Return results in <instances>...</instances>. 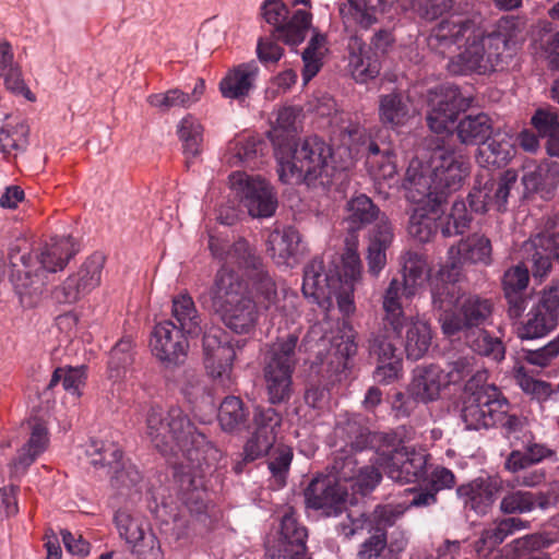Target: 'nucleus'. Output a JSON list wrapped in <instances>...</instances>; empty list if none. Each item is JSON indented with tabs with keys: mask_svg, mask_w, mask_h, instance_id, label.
Returning a JSON list of instances; mask_svg holds the SVG:
<instances>
[{
	"mask_svg": "<svg viewBox=\"0 0 559 559\" xmlns=\"http://www.w3.org/2000/svg\"><path fill=\"white\" fill-rule=\"evenodd\" d=\"M515 29V21L501 19L497 29L486 35L475 21L451 16L431 29L427 44L432 51L442 56H449L464 44V51L450 60L449 71L457 75H486L508 67Z\"/></svg>",
	"mask_w": 559,
	"mask_h": 559,
	"instance_id": "obj_2",
	"label": "nucleus"
},
{
	"mask_svg": "<svg viewBox=\"0 0 559 559\" xmlns=\"http://www.w3.org/2000/svg\"><path fill=\"white\" fill-rule=\"evenodd\" d=\"M209 248L212 255L225 262V264L237 265L241 269L252 270L253 274L262 269L260 257L251 250L245 239H239L230 245L227 240L210 236Z\"/></svg>",
	"mask_w": 559,
	"mask_h": 559,
	"instance_id": "obj_28",
	"label": "nucleus"
},
{
	"mask_svg": "<svg viewBox=\"0 0 559 559\" xmlns=\"http://www.w3.org/2000/svg\"><path fill=\"white\" fill-rule=\"evenodd\" d=\"M0 76L9 91L24 96L29 102L35 100V95L26 86L21 68L14 60L13 47L7 40L0 41Z\"/></svg>",
	"mask_w": 559,
	"mask_h": 559,
	"instance_id": "obj_36",
	"label": "nucleus"
},
{
	"mask_svg": "<svg viewBox=\"0 0 559 559\" xmlns=\"http://www.w3.org/2000/svg\"><path fill=\"white\" fill-rule=\"evenodd\" d=\"M444 369L437 364L418 365L413 370L408 394L424 404L437 401L447 385Z\"/></svg>",
	"mask_w": 559,
	"mask_h": 559,
	"instance_id": "obj_25",
	"label": "nucleus"
},
{
	"mask_svg": "<svg viewBox=\"0 0 559 559\" xmlns=\"http://www.w3.org/2000/svg\"><path fill=\"white\" fill-rule=\"evenodd\" d=\"M471 222L472 217L465 202L457 200L452 204L451 212L441 225V234L444 238L463 235L469 228Z\"/></svg>",
	"mask_w": 559,
	"mask_h": 559,
	"instance_id": "obj_62",
	"label": "nucleus"
},
{
	"mask_svg": "<svg viewBox=\"0 0 559 559\" xmlns=\"http://www.w3.org/2000/svg\"><path fill=\"white\" fill-rule=\"evenodd\" d=\"M559 323V295L557 289L544 290L518 328L521 340H536L547 336Z\"/></svg>",
	"mask_w": 559,
	"mask_h": 559,
	"instance_id": "obj_19",
	"label": "nucleus"
},
{
	"mask_svg": "<svg viewBox=\"0 0 559 559\" xmlns=\"http://www.w3.org/2000/svg\"><path fill=\"white\" fill-rule=\"evenodd\" d=\"M349 439L356 450L374 449L371 459L392 480L400 484L418 481L426 475L427 454L406 447L413 440L415 430L412 426H399L386 432H370L348 421Z\"/></svg>",
	"mask_w": 559,
	"mask_h": 559,
	"instance_id": "obj_4",
	"label": "nucleus"
},
{
	"mask_svg": "<svg viewBox=\"0 0 559 559\" xmlns=\"http://www.w3.org/2000/svg\"><path fill=\"white\" fill-rule=\"evenodd\" d=\"M275 159L278 179L286 185L326 187L336 173L331 145L317 135L307 136L300 143H276Z\"/></svg>",
	"mask_w": 559,
	"mask_h": 559,
	"instance_id": "obj_5",
	"label": "nucleus"
},
{
	"mask_svg": "<svg viewBox=\"0 0 559 559\" xmlns=\"http://www.w3.org/2000/svg\"><path fill=\"white\" fill-rule=\"evenodd\" d=\"M171 313L179 324L178 328L188 335L198 336L201 334V317L188 293H181L173 298Z\"/></svg>",
	"mask_w": 559,
	"mask_h": 559,
	"instance_id": "obj_49",
	"label": "nucleus"
},
{
	"mask_svg": "<svg viewBox=\"0 0 559 559\" xmlns=\"http://www.w3.org/2000/svg\"><path fill=\"white\" fill-rule=\"evenodd\" d=\"M104 267V257L94 254L53 290L59 304H74L99 286Z\"/></svg>",
	"mask_w": 559,
	"mask_h": 559,
	"instance_id": "obj_21",
	"label": "nucleus"
},
{
	"mask_svg": "<svg viewBox=\"0 0 559 559\" xmlns=\"http://www.w3.org/2000/svg\"><path fill=\"white\" fill-rule=\"evenodd\" d=\"M341 277L335 276L332 270H326L323 260L317 257L305 266L302 294L328 312L333 307V300L337 301Z\"/></svg>",
	"mask_w": 559,
	"mask_h": 559,
	"instance_id": "obj_20",
	"label": "nucleus"
},
{
	"mask_svg": "<svg viewBox=\"0 0 559 559\" xmlns=\"http://www.w3.org/2000/svg\"><path fill=\"white\" fill-rule=\"evenodd\" d=\"M346 211V222L352 231H357L372 222L376 224L382 216H386L366 194L353 197L347 202Z\"/></svg>",
	"mask_w": 559,
	"mask_h": 559,
	"instance_id": "obj_43",
	"label": "nucleus"
},
{
	"mask_svg": "<svg viewBox=\"0 0 559 559\" xmlns=\"http://www.w3.org/2000/svg\"><path fill=\"white\" fill-rule=\"evenodd\" d=\"M467 346L476 354L495 362H501L506 357L503 342L491 335L485 329H478L464 334Z\"/></svg>",
	"mask_w": 559,
	"mask_h": 559,
	"instance_id": "obj_50",
	"label": "nucleus"
},
{
	"mask_svg": "<svg viewBox=\"0 0 559 559\" xmlns=\"http://www.w3.org/2000/svg\"><path fill=\"white\" fill-rule=\"evenodd\" d=\"M457 282L430 281L433 308L440 311L439 322L447 336L467 334L490 323L493 302L476 294L461 295Z\"/></svg>",
	"mask_w": 559,
	"mask_h": 559,
	"instance_id": "obj_6",
	"label": "nucleus"
},
{
	"mask_svg": "<svg viewBox=\"0 0 559 559\" xmlns=\"http://www.w3.org/2000/svg\"><path fill=\"white\" fill-rule=\"evenodd\" d=\"M264 143L255 138H237L228 144L226 162L231 166H255Z\"/></svg>",
	"mask_w": 559,
	"mask_h": 559,
	"instance_id": "obj_52",
	"label": "nucleus"
},
{
	"mask_svg": "<svg viewBox=\"0 0 559 559\" xmlns=\"http://www.w3.org/2000/svg\"><path fill=\"white\" fill-rule=\"evenodd\" d=\"M114 523L136 559H164L158 538L141 515L120 509L115 513Z\"/></svg>",
	"mask_w": 559,
	"mask_h": 559,
	"instance_id": "obj_16",
	"label": "nucleus"
},
{
	"mask_svg": "<svg viewBox=\"0 0 559 559\" xmlns=\"http://www.w3.org/2000/svg\"><path fill=\"white\" fill-rule=\"evenodd\" d=\"M209 297L212 310L230 331L236 334L254 331L259 311L237 273L222 267L215 275Z\"/></svg>",
	"mask_w": 559,
	"mask_h": 559,
	"instance_id": "obj_8",
	"label": "nucleus"
},
{
	"mask_svg": "<svg viewBox=\"0 0 559 559\" xmlns=\"http://www.w3.org/2000/svg\"><path fill=\"white\" fill-rule=\"evenodd\" d=\"M218 421L223 430L233 432L246 420L247 413L242 401L237 396H227L218 409Z\"/></svg>",
	"mask_w": 559,
	"mask_h": 559,
	"instance_id": "obj_59",
	"label": "nucleus"
},
{
	"mask_svg": "<svg viewBox=\"0 0 559 559\" xmlns=\"http://www.w3.org/2000/svg\"><path fill=\"white\" fill-rule=\"evenodd\" d=\"M49 444V435L47 427L39 421L32 425V431L27 442L21 448L14 460L16 472H24L36 459L43 454Z\"/></svg>",
	"mask_w": 559,
	"mask_h": 559,
	"instance_id": "obj_42",
	"label": "nucleus"
},
{
	"mask_svg": "<svg viewBox=\"0 0 559 559\" xmlns=\"http://www.w3.org/2000/svg\"><path fill=\"white\" fill-rule=\"evenodd\" d=\"M146 435L163 455H182L175 476L179 499L191 513H202L207 506L204 475L218 456V450L199 431L179 407L164 413L151 407L146 414Z\"/></svg>",
	"mask_w": 559,
	"mask_h": 559,
	"instance_id": "obj_1",
	"label": "nucleus"
},
{
	"mask_svg": "<svg viewBox=\"0 0 559 559\" xmlns=\"http://www.w3.org/2000/svg\"><path fill=\"white\" fill-rule=\"evenodd\" d=\"M378 0H348L341 12L361 28L367 29L377 21L376 3Z\"/></svg>",
	"mask_w": 559,
	"mask_h": 559,
	"instance_id": "obj_61",
	"label": "nucleus"
},
{
	"mask_svg": "<svg viewBox=\"0 0 559 559\" xmlns=\"http://www.w3.org/2000/svg\"><path fill=\"white\" fill-rule=\"evenodd\" d=\"M522 183L527 192H542L549 194L559 183V167L547 163L527 165L524 168Z\"/></svg>",
	"mask_w": 559,
	"mask_h": 559,
	"instance_id": "obj_47",
	"label": "nucleus"
},
{
	"mask_svg": "<svg viewBox=\"0 0 559 559\" xmlns=\"http://www.w3.org/2000/svg\"><path fill=\"white\" fill-rule=\"evenodd\" d=\"M414 168L419 182L427 188L430 198L445 202L448 197L464 185L469 175V163L452 148L443 145L427 151L423 156L414 157L406 169L404 180H408Z\"/></svg>",
	"mask_w": 559,
	"mask_h": 559,
	"instance_id": "obj_7",
	"label": "nucleus"
},
{
	"mask_svg": "<svg viewBox=\"0 0 559 559\" xmlns=\"http://www.w3.org/2000/svg\"><path fill=\"white\" fill-rule=\"evenodd\" d=\"M76 253L71 237H56L40 252L32 254L23 240L10 247L11 283L22 306L31 308L39 301L49 275L62 271Z\"/></svg>",
	"mask_w": 559,
	"mask_h": 559,
	"instance_id": "obj_3",
	"label": "nucleus"
},
{
	"mask_svg": "<svg viewBox=\"0 0 559 559\" xmlns=\"http://www.w3.org/2000/svg\"><path fill=\"white\" fill-rule=\"evenodd\" d=\"M500 489V483L491 478H476L456 489L457 497L464 507L476 514L485 515L489 512Z\"/></svg>",
	"mask_w": 559,
	"mask_h": 559,
	"instance_id": "obj_30",
	"label": "nucleus"
},
{
	"mask_svg": "<svg viewBox=\"0 0 559 559\" xmlns=\"http://www.w3.org/2000/svg\"><path fill=\"white\" fill-rule=\"evenodd\" d=\"M203 355L207 376L216 384L230 388L235 382L236 349L228 333L218 326L210 328L203 335Z\"/></svg>",
	"mask_w": 559,
	"mask_h": 559,
	"instance_id": "obj_14",
	"label": "nucleus"
},
{
	"mask_svg": "<svg viewBox=\"0 0 559 559\" xmlns=\"http://www.w3.org/2000/svg\"><path fill=\"white\" fill-rule=\"evenodd\" d=\"M400 262L403 271V281L395 280L401 285V299L403 297L411 298L417 293L418 287L425 281L427 260L424 254L414 250H407L400 257Z\"/></svg>",
	"mask_w": 559,
	"mask_h": 559,
	"instance_id": "obj_35",
	"label": "nucleus"
},
{
	"mask_svg": "<svg viewBox=\"0 0 559 559\" xmlns=\"http://www.w3.org/2000/svg\"><path fill=\"white\" fill-rule=\"evenodd\" d=\"M86 378L85 366L60 367L53 371L48 388L52 389L61 381L63 390L73 397L79 399L82 395Z\"/></svg>",
	"mask_w": 559,
	"mask_h": 559,
	"instance_id": "obj_56",
	"label": "nucleus"
},
{
	"mask_svg": "<svg viewBox=\"0 0 559 559\" xmlns=\"http://www.w3.org/2000/svg\"><path fill=\"white\" fill-rule=\"evenodd\" d=\"M348 421H357L355 418H346L345 420H338L336 423L334 433L335 437L344 440L345 448L349 447V450L342 449V451L337 455H350L355 461L356 464H358V461L355 459V454L358 452H361L362 450H356L352 447L349 435L350 428L348 426ZM374 456V453L370 459ZM372 462L371 466H364L359 469H357V465H355V475L353 478L347 479L348 481H352V489L359 492L362 496H366L374 490V488L380 484L382 479V474L379 471L380 466H376L377 464Z\"/></svg>",
	"mask_w": 559,
	"mask_h": 559,
	"instance_id": "obj_24",
	"label": "nucleus"
},
{
	"mask_svg": "<svg viewBox=\"0 0 559 559\" xmlns=\"http://www.w3.org/2000/svg\"><path fill=\"white\" fill-rule=\"evenodd\" d=\"M298 116L299 111L295 107H283L278 110L272 131L274 152L276 151V143L294 141V135L297 133Z\"/></svg>",
	"mask_w": 559,
	"mask_h": 559,
	"instance_id": "obj_60",
	"label": "nucleus"
},
{
	"mask_svg": "<svg viewBox=\"0 0 559 559\" xmlns=\"http://www.w3.org/2000/svg\"><path fill=\"white\" fill-rule=\"evenodd\" d=\"M356 461L350 455H336L329 474L314 476L304 491L308 509L320 511L324 516H337L348 501L347 479L355 475Z\"/></svg>",
	"mask_w": 559,
	"mask_h": 559,
	"instance_id": "obj_10",
	"label": "nucleus"
},
{
	"mask_svg": "<svg viewBox=\"0 0 559 559\" xmlns=\"http://www.w3.org/2000/svg\"><path fill=\"white\" fill-rule=\"evenodd\" d=\"M250 278L252 299L257 309H262L271 319L295 317L299 300L295 292L286 287L278 289L274 280L263 267L250 275Z\"/></svg>",
	"mask_w": 559,
	"mask_h": 559,
	"instance_id": "obj_15",
	"label": "nucleus"
},
{
	"mask_svg": "<svg viewBox=\"0 0 559 559\" xmlns=\"http://www.w3.org/2000/svg\"><path fill=\"white\" fill-rule=\"evenodd\" d=\"M471 99L464 97L456 85L442 84L429 93L430 110L427 116L429 128L436 133L450 130L457 114L469 106Z\"/></svg>",
	"mask_w": 559,
	"mask_h": 559,
	"instance_id": "obj_18",
	"label": "nucleus"
},
{
	"mask_svg": "<svg viewBox=\"0 0 559 559\" xmlns=\"http://www.w3.org/2000/svg\"><path fill=\"white\" fill-rule=\"evenodd\" d=\"M491 241L484 235L473 234L462 239L456 246L450 247L448 261L440 267L433 278L444 282H457L465 263L490 265Z\"/></svg>",
	"mask_w": 559,
	"mask_h": 559,
	"instance_id": "obj_17",
	"label": "nucleus"
},
{
	"mask_svg": "<svg viewBox=\"0 0 559 559\" xmlns=\"http://www.w3.org/2000/svg\"><path fill=\"white\" fill-rule=\"evenodd\" d=\"M531 126L540 138L547 141L559 131V114L551 106L538 107L531 117Z\"/></svg>",
	"mask_w": 559,
	"mask_h": 559,
	"instance_id": "obj_63",
	"label": "nucleus"
},
{
	"mask_svg": "<svg viewBox=\"0 0 559 559\" xmlns=\"http://www.w3.org/2000/svg\"><path fill=\"white\" fill-rule=\"evenodd\" d=\"M311 24L312 14L310 11L293 9L285 22L276 31H273V35L288 46H298L306 39Z\"/></svg>",
	"mask_w": 559,
	"mask_h": 559,
	"instance_id": "obj_41",
	"label": "nucleus"
},
{
	"mask_svg": "<svg viewBox=\"0 0 559 559\" xmlns=\"http://www.w3.org/2000/svg\"><path fill=\"white\" fill-rule=\"evenodd\" d=\"M455 130L460 142L465 145H481L493 132L491 119L484 112L465 116Z\"/></svg>",
	"mask_w": 559,
	"mask_h": 559,
	"instance_id": "obj_44",
	"label": "nucleus"
},
{
	"mask_svg": "<svg viewBox=\"0 0 559 559\" xmlns=\"http://www.w3.org/2000/svg\"><path fill=\"white\" fill-rule=\"evenodd\" d=\"M176 386L183 399L193 407L214 406L213 399L202 376L193 369H185L176 380Z\"/></svg>",
	"mask_w": 559,
	"mask_h": 559,
	"instance_id": "obj_46",
	"label": "nucleus"
},
{
	"mask_svg": "<svg viewBox=\"0 0 559 559\" xmlns=\"http://www.w3.org/2000/svg\"><path fill=\"white\" fill-rule=\"evenodd\" d=\"M267 251L277 265H292L301 251V235L293 227L274 229L267 238Z\"/></svg>",
	"mask_w": 559,
	"mask_h": 559,
	"instance_id": "obj_33",
	"label": "nucleus"
},
{
	"mask_svg": "<svg viewBox=\"0 0 559 559\" xmlns=\"http://www.w3.org/2000/svg\"><path fill=\"white\" fill-rule=\"evenodd\" d=\"M293 455V449L286 444L278 443L274 448L269 461L270 486L273 489L278 490L286 485Z\"/></svg>",
	"mask_w": 559,
	"mask_h": 559,
	"instance_id": "obj_55",
	"label": "nucleus"
},
{
	"mask_svg": "<svg viewBox=\"0 0 559 559\" xmlns=\"http://www.w3.org/2000/svg\"><path fill=\"white\" fill-rule=\"evenodd\" d=\"M395 238L393 225L388 216H382L368 233V247L366 261L368 272L378 277L385 267L386 251Z\"/></svg>",
	"mask_w": 559,
	"mask_h": 559,
	"instance_id": "obj_27",
	"label": "nucleus"
},
{
	"mask_svg": "<svg viewBox=\"0 0 559 559\" xmlns=\"http://www.w3.org/2000/svg\"><path fill=\"white\" fill-rule=\"evenodd\" d=\"M187 335L170 320L159 322L152 333L153 355L167 367L183 364L189 350Z\"/></svg>",
	"mask_w": 559,
	"mask_h": 559,
	"instance_id": "obj_22",
	"label": "nucleus"
},
{
	"mask_svg": "<svg viewBox=\"0 0 559 559\" xmlns=\"http://www.w3.org/2000/svg\"><path fill=\"white\" fill-rule=\"evenodd\" d=\"M281 535L285 545L284 555L272 554L267 549L266 554L271 559H281L286 557L298 556L306 550L307 530L297 521L294 511L286 512L281 521Z\"/></svg>",
	"mask_w": 559,
	"mask_h": 559,
	"instance_id": "obj_40",
	"label": "nucleus"
},
{
	"mask_svg": "<svg viewBox=\"0 0 559 559\" xmlns=\"http://www.w3.org/2000/svg\"><path fill=\"white\" fill-rule=\"evenodd\" d=\"M321 333V324H314L310 328L305 338L306 343H316V346L318 347V355H321L324 349H328V352L333 350L334 355L345 359L356 355L357 344L352 330L343 332L341 336H329L328 334Z\"/></svg>",
	"mask_w": 559,
	"mask_h": 559,
	"instance_id": "obj_34",
	"label": "nucleus"
},
{
	"mask_svg": "<svg viewBox=\"0 0 559 559\" xmlns=\"http://www.w3.org/2000/svg\"><path fill=\"white\" fill-rule=\"evenodd\" d=\"M298 342L299 334L297 332H290L276 337L267 346L264 365L295 370L298 364L297 353L301 349V345H298Z\"/></svg>",
	"mask_w": 559,
	"mask_h": 559,
	"instance_id": "obj_37",
	"label": "nucleus"
},
{
	"mask_svg": "<svg viewBox=\"0 0 559 559\" xmlns=\"http://www.w3.org/2000/svg\"><path fill=\"white\" fill-rule=\"evenodd\" d=\"M416 176L412 168L408 180L402 183L406 200L414 204L407 229L414 239L428 242L437 233V219L440 218L443 202L439 201V197L430 198L427 188Z\"/></svg>",
	"mask_w": 559,
	"mask_h": 559,
	"instance_id": "obj_12",
	"label": "nucleus"
},
{
	"mask_svg": "<svg viewBox=\"0 0 559 559\" xmlns=\"http://www.w3.org/2000/svg\"><path fill=\"white\" fill-rule=\"evenodd\" d=\"M29 127L21 121L0 127V152L4 155H17L26 151L29 144Z\"/></svg>",
	"mask_w": 559,
	"mask_h": 559,
	"instance_id": "obj_53",
	"label": "nucleus"
},
{
	"mask_svg": "<svg viewBox=\"0 0 559 559\" xmlns=\"http://www.w3.org/2000/svg\"><path fill=\"white\" fill-rule=\"evenodd\" d=\"M293 373V369L264 365L263 377L271 404H280L290 399Z\"/></svg>",
	"mask_w": 559,
	"mask_h": 559,
	"instance_id": "obj_45",
	"label": "nucleus"
},
{
	"mask_svg": "<svg viewBox=\"0 0 559 559\" xmlns=\"http://www.w3.org/2000/svg\"><path fill=\"white\" fill-rule=\"evenodd\" d=\"M513 135L504 130H497L479 145L476 162L483 168H501L508 165L515 154Z\"/></svg>",
	"mask_w": 559,
	"mask_h": 559,
	"instance_id": "obj_29",
	"label": "nucleus"
},
{
	"mask_svg": "<svg viewBox=\"0 0 559 559\" xmlns=\"http://www.w3.org/2000/svg\"><path fill=\"white\" fill-rule=\"evenodd\" d=\"M383 322L396 340H403L406 357L423 358L432 341L430 324L419 316H406L401 301V285L392 280L382 298Z\"/></svg>",
	"mask_w": 559,
	"mask_h": 559,
	"instance_id": "obj_9",
	"label": "nucleus"
},
{
	"mask_svg": "<svg viewBox=\"0 0 559 559\" xmlns=\"http://www.w3.org/2000/svg\"><path fill=\"white\" fill-rule=\"evenodd\" d=\"M259 66L255 61L240 63L230 69L219 82V91L225 98L242 99L255 87L259 76Z\"/></svg>",
	"mask_w": 559,
	"mask_h": 559,
	"instance_id": "obj_31",
	"label": "nucleus"
},
{
	"mask_svg": "<svg viewBox=\"0 0 559 559\" xmlns=\"http://www.w3.org/2000/svg\"><path fill=\"white\" fill-rule=\"evenodd\" d=\"M559 504V483H552L544 491L513 490L504 495L499 509L503 514H524L536 507L546 510Z\"/></svg>",
	"mask_w": 559,
	"mask_h": 559,
	"instance_id": "obj_23",
	"label": "nucleus"
},
{
	"mask_svg": "<svg viewBox=\"0 0 559 559\" xmlns=\"http://www.w3.org/2000/svg\"><path fill=\"white\" fill-rule=\"evenodd\" d=\"M556 540L545 533L527 534L506 545L500 559H550L548 554L535 556L533 552L548 548Z\"/></svg>",
	"mask_w": 559,
	"mask_h": 559,
	"instance_id": "obj_38",
	"label": "nucleus"
},
{
	"mask_svg": "<svg viewBox=\"0 0 559 559\" xmlns=\"http://www.w3.org/2000/svg\"><path fill=\"white\" fill-rule=\"evenodd\" d=\"M132 341L130 338L120 340L110 350L108 370L111 379H119L126 368L132 362Z\"/></svg>",
	"mask_w": 559,
	"mask_h": 559,
	"instance_id": "obj_64",
	"label": "nucleus"
},
{
	"mask_svg": "<svg viewBox=\"0 0 559 559\" xmlns=\"http://www.w3.org/2000/svg\"><path fill=\"white\" fill-rule=\"evenodd\" d=\"M356 47L350 48L348 67L357 83H367L377 78L381 64L376 52H371L358 38H354Z\"/></svg>",
	"mask_w": 559,
	"mask_h": 559,
	"instance_id": "obj_39",
	"label": "nucleus"
},
{
	"mask_svg": "<svg viewBox=\"0 0 559 559\" xmlns=\"http://www.w3.org/2000/svg\"><path fill=\"white\" fill-rule=\"evenodd\" d=\"M86 454L93 466H109L114 471L120 466L122 460V451L116 443L99 440H91L86 447Z\"/></svg>",
	"mask_w": 559,
	"mask_h": 559,
	"instance_id": "obj_57",
	"label": "nucleus"
},
{
	"mask_svg": "<svg viewBox=\"0 0 559 559\" xmlns=\"http://www.w3.org/2000/svg\"><path fill=\"white\" fill-rule=\"evenodd\" d=\"M361 270V260L356 247H347L342 255L341 272H334L335 276L341 277L337 307L344 316H350L356 310L354 292L355 284L360 280Z\"/></svg>",
	"mask_w": 559,
	"mask_h": 559,
	"instance_id": "obj_26",
	"label": "nucleus"
},
{
	"mask_svg": "<svg viewBox=\"0 0 559 559\" xmlns=\"http://www.w3.org/2000/svg\"><path fill=\"white\" fill-rule=\"evenodd\" d=\"M231 191L253 218H269L276 212L278 201L274 188L260 176L242 171L229 175Z\"/></svg>",
	"mask_w": 559,
	"mask_h": 559,
	"instance_id": "obj_13",
	"label": "nucleus"
},
{
	"mask_svg": "<svg viewBox=\"0 0 559 559\" xmlns=\"http://www.w3.org/2000/svg\"><path fill=\"white\" fill-rule=\"evenodd\" d=\"M366 165L376 179H392L397 174L396 155L379 145L371 146V152L366 156Z\"/></svg>",
	"mask_w": 559,
	"mask_h": 559,
	"instance_id": "obj_54",
	"label": "nucleus"
},
{
	"mask_svg": "<svg viewBox=\"0 0 559 559\" xmlns=\"http://www.w3.org/2000/svg\"><path fill=\"white\" fill-rule=\"evenodd\" d=\"M177 134L187 157H195L201 152L203 128L198 119L190 115L183 117L178 123Z\"/></svg>",
	"mask_w": 559,
	"mask_h": 559,
	"instance_id": "obj_58",
	"label": "nucleus"
},
{
	"mask_svg": "<svg viewBox=\"0 0 559 559\" xmlns=\"http://www.w3.org/2000/svg\"><path fill=\"white\" fill-rule=\"evenodd\" d=\"M325 51L326 36L317 28H313L311 38L301 55L304 62L302 80L305 84L320 71Z\"/></svg>",
	"mask_w": 559,
	"mask_h": 559,
	"instance_id": "obj_51",
	"label": "nucleus"
},
{
	"mask_svg": "<svg viewBox=\"0 0 559 559\" xmlns=\"http://www.w3.org/2000/svg\"><path fill=\"white\" fill-rule=\"evenodd\" d=\"M528 527L530 522L520 518L511 516L497 520L483 530L479 538L474 543V550L478 556H487L509 536Z\"/></svg>",
	"mask_w": 559,
	"mask_h": 559,
	"instance_id": "obj_32",
	"label": "nucleus"
},
{
	"mask_svg": "<svg viewBox=\"0 0 559 559\" xmlns=\"http://www.w3.org/2000/svg\"><path fill=\"white\" fill-rule=\"evenodd\" d=\"M509 407L508 400L493 384H483L473 389V382L466 385V396L461 411L466 429L479 430L497 427Z\"/></svg>",
	"mask_w": 559,
	"mask_h": 559,
	"instance_id": "obj_11",
	"label": "nucleus"
},
{
	"mask_svg": "<svg viewBox=\"0 0 559 559\" xmlns=\"http://www.w3.org/2000/svg\"><path fill=\"white\" fill-rule=\"evenodd\" d=\"M379 119L392 129L404 126L409 119L407 100L401 93L393 92L379 98Z\"/></svg>",
	"mask_w": 559,
	"mask_h": 559,
	"instance_id": "obj_48",
	"label": "nucleus"
}]
</instances>
